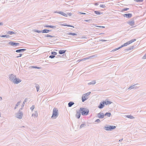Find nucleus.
<instances>
[{"label": "nucleus", "instance_id": "obj_7", "mask_svg": "<svg viewBox=\"0 0 146 146\" xmlns=\"http://www.w3.org/2000/svg\"><path fill=\"white\" fill-rule=\"evenodd\" d=\"M105 101H103L102 102L100 103L99 106H98V108L100 109L103 108L105 105Z\"/></svg>", "mask_w": 146, "mask_h": 146}, {"label": "nucleus", "instance_id": "obj_16", "mask_svg": "<svg viewBox=\"0 0 146 146\" xmlns=\"http://www.w3.org/2000/svg\"><path fill=\"white\" fill-rule=\"evenodd\" d=\"M105 103H105V105H108L111 104L112 103V102H111L110 101H109L107 100H106V101H105Z\"/></svg>", "mask_w": 146, "mask_h": 146}, {"label": "nucleus", "instance_id": "obj_10", "mask_svg": "<svg viewBox=\"0 0 146 146\" xmlns=\"http://www.w3.org/2000/svg\"><path fill=\"white\" fill-rule=\"evenodd\" d=\"M21 82V80H20L16 78L15 79L13 82L15 84H17Z\"/></svg>", "mask_w": 146, "mask_h": 146}, {"label": "nucleus", "instance_id": "obj_41", "mask_svg": "<svg viewBox=\"0 0 146 146\" xmlns=\"http://www.w3.org/2000/svg\"><path fill=\"white\" fill-rule=\"evenodd\" d=\"M128 9H129L128 8H125L124 9H123V11H127V10Z\"/></svg>", "mask_w": 146, "mask_h": 146}, {"label": "nucleus", "instance_id": "obj_47", "mask_svg": "<svg viewBox=\"0 0 146 146\" xmlns=\"http://www.w3.org/2000/svg\"><path fill=\"white\" fill-rule=\"evenodd\" d=\"M80 13L82 14H86L85 13Z\"/></svg>", "mask_w": 146, "mask_h": 146}, {"label": "nucleus", "instance_id": "obj_42", "mask_svg": "<svg viewBox=\"0 0 146 146\" xmlns=\"http://www.w3.org/2000/svg\"><path fill=\"white\" fill-rule=\"evenodd\" d=\"M22 55V54H19V56H17V57H21V56Z\"/></svg>", "mask_w": 146, "mask_h": 146}, {"label": "nucleus", "instance_id": "obj_40", "mask_svg": "<svg viewBox=\"0 0 146 146\" xmlns=\"http://www.w3.org/2000/svg\"><path fill=\"white\" fill-rule=\"evenodd\" d=\"M35 108V106H33L31 108V109L32 110Z\"/></svg>", "mask_w": 146, "mask_h": 146}, {"label": "nucleus", "instance_id": "obj_1", "mask_svg": "<svg viewBox=\"0 0 146 146\" xmlns=\"http://www.w3.org/2000/svg\"><path fill=\"white\" fill-rule=\"evenodd\" d=\"M58 115V110L56 108H54L53 110V114L51 118L55 119L57 117Z\"/></svg>", "mask_w": 146, "mask_h": 146}, {"label": "nucleus", "instance_id": "obj_9", "mask_svg": "<svg viewBox=\"0 0 146 146\" xmlns=\"http://www.w3.org/2000/svg\"><path fill=\"white\" fill-rule=\"evenodd\" d=\"M98 117L100 118H103L104 117V114L102 113H98Z\"/></svg>", "mask_w": 146, "mask_h": 146}, {"label": "nucleus", "instance_id": "obj_49", "mask_svg": "<svg viewBox=\"0 0 146 146\" xmlns=\"http://www.w3.org/2000/svg\"><path fill=\"white\" fill-rule=\"evenodd\" d=\"M103 27V28H104V27H99H99Z\"/></svg>", "mask_w": 146, "mask_h": 146}, {"label": "nucleus", "instance_id": "obj_4", "mask_svg": "<svg viewBox=\"0 0 146 146\" xmlns=\"http://www.w3.org/2000/svg\"><path fill=\"white\" fill-rule=\"evenodd\" d=\"M136 41V39H132L129 41L125 43L123 45H122L121 46V48L125 46H126L127 45H128L132 43V42H135Z\"/></svg>", "mask_w": 146, "mask_h": 146}, {"label": "nucleus", "instance_id": "obj_27", "mask_svg": "<svg viewBox=\"0 0 146 146\" xmlns=\"http://www.w3.org/2000/svg\"><path fill=\"white\" fill-rule=\"evenodd\" d=\"M68 34L69 35H73V36L76 35V33H69Z\"/></svg>", "mask_w": 146, "mask_h": 146}, {"label": "nucleus", "instance_id": "obj_38", "mask_svg": "<svg viewBox=\"0 0 146 146\" xmlns=\"http://www.w3.org/2000/svg\"><path fill=\"white\" fill-rule=\"evenodd\" d=\"M55 57V56L54 55H51L50 56L49 58H53Z\"/></svg>", "mask_w": 146, "mask_h": 146}, {"label": "nucleus", "instance_id": "obj_2", "mask_svg": "<svg viewBox=\"0 0 146 146\" xmlns=\"http://www.w3.org/2000/svg\"><path fill=\"white\" fill-rule=\"evenodd\" d=\"M80 111L83 115H87L89 112V111L88 110L82 108H81L80 109Z\"/></svg>", "mask_w": 146, "mask_h": 146}, {"label": "nucleus", "instance_id": "obj_18", "mask_svg": "<svg viewBox=\"0 0 146 146\" xmlns=\"http://www.w3.org/2000/svg\"><path fill=\"white\" fill-rule=\"evenodd\" d=\"M44 27H50L52 28H55V27L53 26H51V25H45L44 26Z\"/></svg>", "mask_w": 146, "mask_h": 146}, {"label": "nucleus", "instance_id": "obj_44", "mask_svg": "<svg viewBox=\"0 0 146 146\" xmlns=\"http://www.w3.org/2000/svg\"><path fill=\"white\" fill-rule=\"evenodd\" d=\"M19 104H20V103H19V102H18V103L17 104V105H16V106H19Z\"/></svg>", "mask_w": 146, "mask_h": 146}, {"label": "nucleus", "instance_id": "obj_30", "mask_svg": "<svg viewBox=\"0 0 146 146\" xmlns=\"http://www.w3.org/2000/svg\"><path fill=\"white\" fill-rule=\"evenodd\" d=\"M62 25L64 26H68V27H74L72 26H71V25Z\"/></svg>", "mask_w": 146, "mask_h": 146}, {"label": "nucleus", "instance_id": "obj_19", "mask_svg": "<svg viewBox=\"0 0 146 146\" xmlns=\"http://www.w3.org/2000/svg\"><path fill=\"white\" fill-rule=\"evenodd\" d=\"M25 50V49L17 50H16V52H19L22 51H24Z\"/></svg>", "mask_w": 146, "mask_h": 146}, {"label": "nucleus", "instance_id": "obj_13", "mask_svg": "<svg viewBox=\"0 0 146 146\" xmlns=\"http://www.w3.org/2000/svg\"><path fill=\"white\" fill-rule=\"evenodd\" d=\"M80 112L79 111H77L76 112V117L78 118H79L80 116Z\"/></svg>", "mask_w": 146, "mask_h": 146}, {"label": "nucleus", "instance_id": "obj_39", "mask_svg": "<svg viewBox=\"0 0 146 146\" xmlns=\"http://www.w3.org/2000/svg\"><path fill=\"white\" fill-rule=\"evenodd\" d=\"M84 125H85V124H81L80 125V127L81 128L84 127Z\"/></svg>", "mask_w": 146, "mask_h": 146}, {"label": "nucleus", "instance_id": "obj_15", "mask_svg": "<svg viewBox=\"0 0 146 146\" xmlns=\"http://www.w3.org/2000/svg\"><path fill=\"white\" fill-rule=\"evenodd\" d=\"M66 51V50H60L59 51V53L60 54H62L64 53Z\"/></svg>", "mask_w": 146, "mask_h": 146}, {"label": "nucleus", "instance_id": "obj_50", "mask_svg": "<svg viewBox=\"0 0 146 146\" xmlns=\"http://www.w3.org/2000/svg\"><path fill=\"white\" fill-rule=\"evenodd\" d=\"M2 98L0 97V100H1Z\"/></svg>", "mask_w": 146, "mask_h": 146}, {"label": "nucleus", "instance_id": "obj_17", "mask_svg": "<svg viewBox=\"0 0 146 146\" xmlns=\"http://www.w3.org/2000/svg\"><path fill=\"white\" fill-rule=\"evenodd\" d=\"M50 31V30L45 29L42 31V33H47Z\"/></svg>", "mask_w": 146, "mask_h": 146}, {"label": "nucleus", "instance_id": "obj_3", "mask_svg": "<svg viewBox=\"0 0 146 146\" xmlns=\"http://www.w3.org/2000/svg\"><path fill=\"white\" fill-rule=\"evenodd\" d=\"M90 93L91 92H89L83 95L82 96V102H84L88 99V96L90 95Z\"/></svg>", "mask_w": 146, "mask_h": 146}, {"label": "nucleus", "instance_id": "obj_25", "mask_svg": "<svg viewBox=\"0 0 146 146\" xmlns=\"http://www.w3.org/2000/svg\"><path fill=\"white\" fill-rule=\"evenodd\" d=\"M111 115V114L110 113H106L105 114V115H107L109 117Z\"/></svg>", "mask_w": 146, "mask_h": 146}, {"label": "nucleus", "instance_id": "obj_31", "mask_svg": "<svg viewBox=\"0 0 146 146\" xmlns=\"http://www.w3.org/2000/svg\"><path fill=\"white\" fill-rule=\"evenodd\" d=\"M94 12L95 13V14H99H99H100V12H99L98 11H95Z\"/></svg>", "mask_w": 146, "mask_h": 146}, {"label": "nucleus", "instance_id": "obj_20", "mask_svg": "<svg viewBox=\"0 0 146 146\" xmlns=\"http://www.w3.org/2000/svg\"><path fill=\"white\" fill-rule=\"evenodd\" d=\"M126 117L131 119H133L134 118L133 116L131 115H127L126 116Z\"/></svg>", "mask_w": 146, "mask_h": 146}, {"label": "nucleus", "instance_id": "obj_35", "mask_svg": "<svg viewBox=\"0 0 146 146\" xmlns=\"http://www.w3.org/2000/svg\"><path fill=\"white\" fill-rule=\"evenodd\" d=\"M31 67L33 68H36L37 69H40V67H37L36 66H32Z\"/></svg>", "mask_w": 146, "mask_h": 146}, {"label": "nucleus", "instance_id": "obj_33", "mask_svg": "<svg viewBox=\"0 0 146 146\" xmlns=\"http://www.w3.org/2000/svg\"><path fill=\"white\" fill-rule=\"evenodd\" d=\"M46 37H53L54 36H52L50 35H46Z\"/></svg>", "mask_w": 146, "mask_h": 146}, {"label": "nucleus", "instance_id": "obj_45", "mask_svg": "<svg viewBox=\"0 0 146 146\" xmlns=\"http://www.w3.org/2000/svg\"><path fill=\"white\" fill-rule=\"evenodd\" d=\"M88 59V58H86L83 59H82L81 60H86Z\"/></svg>", "mask_w": 146, "mask_h": 146}, {"label": "nucleus", "instance_id": "obj_43", "mask_svg": "<svg viewBox=\"0 0 146 146\" xmlns=\"http://www.w3.org/2000/svg\"><path fill=\"white\" fill-rule=\"evenodd\" d=\"M96 121L99 122L100 121V120L99 119H97Z\"/></svg>", "mask_w": 146, "mask_h": 146}, {"label": "nucleus", "instance_id": "obj_6", "mask_svg": "<svg viewBox=\"0 0 146 146\" xmlns=\"http://www.w3.org/2000/svg\"><path fill=\"white\" fill-rule=\"evenodd\" d=\"M116 127L115 126H109L108 127H105L106 129V130H111L113 129H115Z\"/></svg>", "mask_w": 146, "mask_h": 146}, {"label": "nucleus", "instance_id": "obj_51", "mask_svg": "<svg viewBox=\"0 0 146 146\" xmlns=\"http://www.w3.org/2000/svg\"><path fill=\"white\" fill-rule=\"evenodd\" d=\"M2 24V23H0V25H1Z\"/></svg>", "mask_w": 146, "mask_h": 146}, {"label": "nucleus", "instance_id": "obj_11", "mask_svg": "<svg viewBox=\"0 0 146 146\" xmlns=\"http://www.w3.org/2000/svg\"><path fill=\"white\" fill-rule=\"evenodd\" d=\"M9 44L11 45L15 46H18L19 44V43H15L12 42H10Z\"/></svg>", "mask_w": 146, "mask_h": 146}, {"label": "nucleus", "instance_id": "obj_8", "mask_svg": "<svg viewBox=\"0 0 146 146\" xmlns=\"http://www.w3.org/2000/svg\"><path fill=\"white\" fill-rule=\"evenodd\" d=\"M123 16L125 17L130 18L132 16V15L131 13L125 14L123 15Z\"/></svg>", "mask_w": 146, "mask_h": 146}, {"label": "nucleus", "instance_id": "obj_29", "mask_svg": "<svg viewBox=\"0 0 146 146\" xmlns=\"http://www.w3.org/2000/svg\"><path fill=\"white\" fill-rule=\"evenodd\" d=\"M100 6L102 8H105V5H100Z\"/></svg>", "mask_w": 146, "mask_h": 146}, {"label": "nucleus", "instance_id": "obj_12", "mask_svg": "<svg viewBox=\"0 0 146 146\" xmlns=\"http://www.w3.org/2000/svg\"><path fill=\"white\" fill-rule=\"evenodd\" d=\"M23 116V114L21 113H18L17 115V117L18 118L21 119L22 118Z\"/></svg>", "mask_w": 146, "mask_h": 146}, {"label": "nucleus", "instance_id": "obj_5", "mask_svg": "<svg viewBox=\"0 0 146 146\" xmlns=\"http://www.w3.org/2000/svg\"><path fill=\"white\" fill-rule=\"evenodd\" d=\"M56 13H57L60 14H61V15H62L63 16H64L65 17H67V15H68L69 16H71V14H72L71 13H67V14H66V13H64V12H62V11H60V12H56Z\"/></svg>", "mask_w": 146, "mask_h": 146}, {"label": "nucleus", "instance_id": "obj_32", "mask_svg": "<svg viewBox=\"0 0 146 146\" xmlns=\"http://www.w3.org/2000/svg\"><path fill=\"white\" fill-rule=\"evenodd\" d=\"M36 88L37 89V92H38L39 91V86H36Z\"/></svg>", "mask_w": 146, "mask_h": 146}, {"label": "nucleus", "instance_id": "obj_24", "mask_svg": "<svg viewBox=\"0 0 146 146\" xmlns=\"http://www.w3.org/2000/svg\"><path fill=\"white\" fill-rule=\"evenodd\" d=\"M1 37H9V36L8 35H2L1 36Z\"/></svg>", "mask_w": 146, "mask_h": 146}, {"label": "nucleus", "instance_id": "obj_36", "mask_svg": "<svg viewBox=\"0 0 146 146\" xmlns=\"http://www.w3.org/2000/svg\"><path fill=\"white\" fill-rule=\"evenodd\" d=\"M52 54H53L54 55H56L57 54V53L56 52H52Z\"/></svg>", "mask_w": 146, "mask_h": 146}, {"label": "nucleus", "instance_id": "obj_37", "mask_svg": "<svg viewBox=\"0 0 146 146\" xmlns=\"http://www.w3.org/2000/svg\"><path fill=\"white\" fill-rule=\"evenodd\" d=\"M143 59H145L146 58V53L145 54V55L143 56Z\"/></svg>", "mask_w": 146, "mask_h": 146}, {"label": "nucleus", "instance_id": "obj_23", "mask_svg": "<svg viewBox=\"0 0 146 146\" xmlns=\"http://www.w3.org/2000/svg\"><path fill=\"white\" fill-rule=\"evenodd\" d=\"M32 116L34 117H37L38 116V113H35L33 114Z\"/></svg>", "mask_w": 146, "mask_h": 146}, {"label": "nucleus", "instance_id": "obj_22", "mask_svg": "<svg viewBox=\"0 0 146 146\" xmlns=\"http://www.w3.org/2000/svg\"><path fill=\"white\" fill-rule=\"evenodd\" d=\"M74 104V103L72 102H70L68 103V106L69 107H71L72 105H73Z\"/></svg>", "mask_w": 146, "mask_h": 146}, {"label": "nucleus", "instance_id": "obj_34", "mask_svg": "<svg viewBox=\"0 0 146 146\" xmlns=\"http://www.w3.org/2000/svg\"><path fill=\"white\" fill-rule=\"evenodd\" d=\"M35 31L38 33H41V32H42V31H40L36 30Z\"/></svg>", "mask_w": 146, "mask_h": 146}, {"label": "nucleus", "instance_id": "obj_21", "mask_svg": "<svg viewBox=\"0 0 146 146\" xmlns=\"http://www.w3.org/2000/svg\"><path fill=\"white\" fill-rule=\"evenodd\" d=\"M7 33L9 35H13L15 34V33L14 32L11 31H8Z\"/></svg>", "mask_w": 146, "mask_h": 146}, {"label": "nucleus", "instance_id": "obj_26", "mask_svg": "<svg viewBox=\"0 0 146 146\" xmlns=\"http://www.w3.org/2000/svg\"><path fill=\"white\" fill-rule=\"evenodd\" d=\"M121 48V46H120V47H118V48H115V49H114L113 50H112V51H116V50H118L119 49H120V48Z\"/></svg>", "mask_w": 146, "mask_h": 146}, {"label": "nucleus", "instance_id": "obj_46", "mask_svg": "<svg viewBox=\"0 0 146 146\" xmlns=\"http://www.w3.org/2000/svg\"><path fill=\"white\" fill-rule=\"evenodd\" d=\"M90 20H85V21L86 22H88Z\"/></svg>", "mask_w": 146, "mask_h": 146}, {"label": "nucleus", "instance_id": "obj_14", "mask_svg": "<svg viewBox=\"0 0 146 146\" xmlns=\"http://www.w3.org/2000/svg\"><path fill=\"white\" fill-rule=\"evenodd\" d=\"M128 23L131 26H133L135 24V22L134 21H131L128 22Z\"/></svg>", "mask_w": 146, "mask_h": 146}, {"label": "nucleus", "instance_id": "obj_28", "mask_svg": "<svg viewBox=\"0 0 146 146\" xmlns=\"http://www.w3.org/2000/svg\"><path fill=\"white\" fill-rule=\"evenodd\" d=\"M143 0H134V1L136 2H142Z\"/></svg>", "mask_w": 146, "mask_h": 146}, {"label": "nucleus", "instance_id": "obj_48", "mask_svg": "<svg viewBox=\"0 0 146 146\" xmlns=\"http://www.w3.org/2000/svg\"><path fill=\"white\" fill-rule=\"evenodd\" d=\"M122 140H123V139H120V140H119V141H122Z\"/></svg>", "mask_w": 146, "mask_h": 146}]
</instances>
